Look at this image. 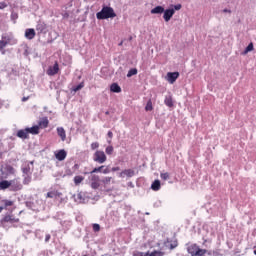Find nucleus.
<instances>
[{"label":"nucleus","mask_w":256,"mask_h":256,"mask_svg":"<svg viewBox=\"0 0 256 256\" xmlns=\"http://www.w3.org/2000/svg\"><path fill=\"white\" fill-rule=\"evenodd\" d=\"M57 133L61 138V141H65L67 139V133L65 132L64 127H58L57 128Z\"/></svg>","instance_id":"2eb2a0df"},{"label":"nucleus","mask_w":256,"mask_h":256,"mask_svg":"<svg viewBox=\"0 0 256 256\" xmlns=\"http://www.w3.org/2000/svg\"><path fill=\"white\" fill-rule=\"evenodd\" d=\"M96 17L99 20L113 19L117 17V14L115 13V10H113L112 7L103 6L102 10L96 14Z\"/></svg>","instance_id":"f03ea898"},{"label":"nucleus","mask_w":256,"mask_h":256,"mask_svg":"<svg viewBox=\"0 0 256 256\" xmlns=\"http://www.w3.org/2000/svg\"><path fill=\"white\" fill-rule=\"evenodd\" d=\"M84 180H85V177H83V176H75L74 177L75 185H81V183H83Z\"/></svg>","instance_id":"a878e982"},{"label":"nucleus","mask_w":256,"mask_h":256,"mask_svg":"<svg viewBox=\"0 0 256 256\" xmlns=\"http://www.w3.org/2000/svg\"><path fill=\"white\" fill-rule=\"evenodd\" d=\"M83 256H87V254L83 255Z\"/></svg>","instance_id":"6e6d98bb"},{"label":"nucleus","mask_w":256,"mask_h":256,"mask_svg":"<svg viewBox=\"0 0 256 256\" xmlns=\"http://www.w3.org/2000/svg\"><path fill=\"white\" fill-rule=\"evenodd\" d=\"M55 158L57 161H65L67 159V151L64 149L55 152Z\"/></svg>","instance_id":"0eeeda50"},{"label":"nucleus","mask_w":256,"mask_h":256,"mask_svg":"<svg viewBox=\"0 0 256 256\" xmlns=\"http://www.w3.org/2000/svg\"><path fill=\"white\" fill-rule=\"evenodd\" d=\"M11 187V181L9 180H2L0 181V190L5 191V189H9Z\"/></svg>","instance_id":"a211bd4d"},{"label":"nucleus","mask_w":256,"mask_h":256,"mask_svg":"<svg viewBox=\"0 0 256 256\" xmlns=\"http://www.w3.org/2000/svg\"><path fill=\"white\" fill-rule=\"evenodd\" d=\"M39 129H47L49 127V119L47 117L42 118L38 122Z\"/></svg>","instance_id":"9d476101"},{"label":"nucleus","mask_w":256,"mask_h":256,"mask_svg":"<svg viewBox=\"0 0 256 256\" xmlns=\"http://www.w3.org/2000/svg\"><path fill=\"white\" fill-rule=\"evenodd\" d=\"M1 204H2V207H4V209L7 211L9 207H13V205H15V201L3 199L1 200Z\"/></svg>","instance_id":"f8f14e48"},{"label":"nucleus","mask_w":256,"mask_h":256,"mask_svg":"<svg viewBox=\"0 0 256 256\" xmlns=\"http://www.w3.org/2000/svg\"><path fill=\"white\" fill-rule=\"evenodd\" d=\"M25 101H29V96L22 98V102L25 103Z\"/></svg>","instance_id":"a18cd8bd"},{"label":"nucleus","mask_w":256,"mask_h":256,"mask_svg":"<svg viewBox=\"0 0 256 256\" xmlns=\"http://www.w3.org/2000/svg\"><path fill=\"white\" fill-rule=\"evenodd\" d=\"M4 209H5V208H4V206H3V205H2V206H0V213H2Z\"/></svg>","instance_id":"8fccbe9b"},{"label":"nucleus","mask_w":256,"mask_h":256,"mask_svg":"<svg viewBox=\"0 0 256 256\" xmlns=\"http://www.w3.org/2000/svg\"><path fill=\"white\" fill-rule=\"evenodd\" d=\"M223 13H231V10H229V9H224V10H223Z\"/></svg>","instance_id":"09e8293b"},{"label":"nucleus","mask_w":256,"mask_h":256,"mask_svg":"<svg viewBox=\"0 0 256 256\" xmlns=\"http://www.w3.org/2000/svg\"><path fill=\"white\" fill-rule=\"evenodd\" d=\"M105 151L107 155H113V151H114L113 146H107Z\"/></svg>","instance_id":"f704fd0d"},{"label":"nucleus","mask_w":256,"mask_h":256,"mask_svg":"<svg viewBox=\"0 0 256 256\" xmlns=\"http://www.w3.org/2000/svg\"><path fill=\"white\" fill-rule=\"evenodd\" d=\"M254 47H253V43H250L246 49L244 50V55H247V53L253 51Z\"/></svg>","instance_id":"72a5a7b5"},{"label":"nucleus","mask_w":256,"mask_h":256,"mask_svg":"<svg viewBox=\"0 0 256 256\" xmlns=\"http://www.w3.org/2000/svg\"><path fill=\"white\" fill-rule=\"evenodd\" d=\"M24 175H29L31 173V168L29 166H26L22 169Z\"/></svg>","instance_id":"4c0bfd02"},{"label":"nucleus","mask_w":256,"mask_h":256,"mask_svg":"<svg viewBox=\"0 0 256 256\" xmlns=\"http://www.w3.org/2000/svg\"><path fill=\"white\" fill-rule=\"evenodd\" d=\"M134 176H135V170L133 169H125L119 174V177L121 178H125V177L131 178Z\"/></svg>","instance_id":"6e6552de"},{"label":"nucleus","mask_w":256,"mask_h":256,"mask_svg":"<svg viewBox=\"0 0 256 256\" xmlns=\"http://www.w3.org/2000/svg\"><path fill=\"white\" fill-rule=\"evenodd\" d=\"M152 191H159L161 189V181L155 180L151 185Z\"/></svg>","instance_id":"b1692460"},{"label":"nucleus","mask_w":256,"mask_h":256,"mask_svg":"<svg viewBox=\"0 0 256 256\" xmlns=\"http://www.w3.org/2000/svg\"><path fill=\"white\" fill-rule=\"evenodd\" d=\"M137 73V68H131L127 73V77H133V75H137Z\"/></svg>","instance_id":"c756f323"},{"label":"nucleus","mask_w":256,"mask_h":256,"mask_svg":"<svg viewBox=\"0 0 256 256\" xmlns=\"http://www.w3.org/2000/svg\"><path fill=\"white\" fill-rule=\"evenodd\" d=\"M160 177H161L162 181H167L170 179V175L168 172L161 173Z\"/></svg>","instance_id":"473e14b6"},{"label":"nucleus","mask_w":256,"mask_h":256,"mask_svg":"<svg viewBox=\"0 0 256 256\" xmlns=\"http://www.w3.org/2000/svg\"><path fill=\"white\" fill-rule=\"evenodd\" d=\"M31 183V176H26L23 180L24 185H29Z\"/></svg>","instance_id":"58836bf2"},{"label":"nucleus","mask_w":256,"mask_h":256,"mask_svg":"<svg viewBox=\"0 0 256 256\" xmlns=\"http://www.w3.org/2000/svg\"><path fill=\"white\" fill-rule=\"evenodd\" d=\"M111 181H113V177H105L101 180V183H103L104 187H107Z\"/></svg>","instance_id":"bb28decb"},{"label":"nucleus","mask_w":256,"mask_h":256,"mask_svg":"<svg viewBox=\"0 0 256 256\" xmlns=\"http://www.w3.org/2000/svg\"><path fill=\"white\" fill-rule=\"evenodd\" d=\"M164 12H165V8L163 6H156L150 11L151 15H161Z\"/></svg>","instance_id":"ddd939ff"},{"label":"nucleus","mask_w":256,"mask_h":256,"mask_svg":"<svg viewBox=\"0 0 256 256\" xmlns=\"http://www.w3.org/2000/svg\"><path fill=\"white\" fill-rule=\"evenodd\" d=\"M50 239H51V235H50V234L46 235L45 241L47 242V241H49Z\"/></svg>","instance_id":"49530a36"},{"label":"nucleus","mask_w":256,"mask_h":256,"mask_svg":"<svg viewBox=\"0 0 256 256\" xmlns=\"http://www.w3.org/2000/svg\"><path fill=\"white\" fill-rule=\"evenodd\" d=\"M199 249V246L197 244H192L188 247V253L191 256H195V254L197 253V250Z\"/></svg>","instance_id":"aec40b11"},{"label":"nucleus","mask_w":256,"mask_h":256,"mask_svg":"<svg viewBox=\"0 0 256 256\" xmlns=\"http://www.w3.org/2000/svg\"><path fill=\"white\" fill-rule=\"evenodd\" d=\"M6 171L8 173V175H15V168H13V166H6Z\"/></svg>","instance_id":"7c9ffc66"},{"label":"nucleus","mask_w":256,"mask_h":256,"mask_svg":"<svg viewBox=\"0 0 256 256\" xmlns=\"http://www.w3.org/2000/svg\"><path fill=\"white\" fill-rule=\"evenodd\" d=\"M173 8L164 9L163 19L166 23H169L171 21V18L173 15H175V11H181V8L183 7L181 4H177L172 6Z\"/></svg>","instance_id":"7ed1b4c3"},{"label":"nucleus","mask_w":256,"mask_h":256,"mask_svg":"<svg viewBox=\"0 0 256 256\" xmlns=\"http://www.w3.org/2000/svg\"><path fill=\"white\" fill-rule=\"evenodd\" d=\"M105 166H100V167H97V168H94L92 171H91V175H93V173H101V169H104Z\"/></svg>","instance_id":"c9c22d12"},{"label":"nucleus","mask_w":256,"mask_h":256,"mask_svg":"<svg viewBox=\"0 0 256 256\" xmlns=\"http://www.w3.org/2000/svg\"><path fill=\"white\" fill-rule=\"evenodd\" d=\"M63 193L59 192L58 190H52L46 194L48 199H53L55 197H61Z\"/></svg>","instance_id":"4468645a"},{"label":"nucleus","mask_w":256,"mask_h":256,"mask_svg":"<svg viewBox=\"0 0 256 256\" xmlns=\"http://www.w3.org/2000/svg\"><path fill=\"white\" fill-rule=\"evenodd\" d=\"M168 81L173 84L177 79H179V72H168L167 73Z\"/></svg>","instance_id":"1a4fd4ad"},{"label":"nucleus","mask_w":256,"mask_h":256,"mask_svg":"<svg viewBox=\"0 0 256 256\" xmlns=\"http://www.w3.org/2000/svg\"><path fill=\"white\" fill-rule=\"evenodd\" d=\"M102 173H103L104 175H107V174L111 173V170H109V168H105V169L102 171Z\"/></svg>","instance_id":"37998d69"},{"label":"nucleus","mask_w":256,"mask_h":256,"mask_svg":"<svg viewBox=\"0 0 256 256\" xmlns=\"http://www.w3.org/2000/svg\"><path fill=\"white\" fill-rule=\"evenodd\" d=\"M254 255H256V250H254Z\"/></svg>","instance_id":"864d4df0"},{"label":"nucleus","mask_w":256,"mask_h":256,"mask_svg":"<svg viewBox=\"0 0 256 256\" xmlns=\"http://www.w3.org/2000/svg\"><path fill=\"white\" fill-rule=\"evenodd\" d=\"M6 7H8L6 2H0V9H6Z\"/></svg>","instance_id":"a19ab883"},{"label":"nucleus","mask_w":256,"mask_h":256,"mask_svg":"<svg viewBox=\"0 0 256 256\" xmlns=\"http://www.w3.org/2000/svg\"><path fill=\"white\" fill-rule=\"evenodd\" d=\"M205 253H207V250L198 248V249L196 250V254H195L194 256H204Z\"/></svg>","instance_id":"2f4dec72"},{"label":"nucleus","mask_w":256,"mask_h":256,"mask_svg":"<svg viewBox=\"0 0 256 256\" xmlns=\"http://www.w3.org/2000/svg\"><path fill=\"white\" fill-rule=\"evenodd\" d=\"M17 137H19V139H27V137H29V132L27 131V128L24 130H19L17 132Z\"/></svg>","instance_id":"6ab92c4d"},{"label":"nucleus","mask_w":256,"mask_h":256,"mask_svg":"<svg viewBox=\"0 0 256 256\" xmlns=\"http://www.w3.org/2000/svg\"><path fill=\"white\" fill-rule=\"evenodd\" d=\"M35 29L33 28H28L25 30V37L26 39H29L31 41V39H35Z\"/></svg>","instance_id":"9b49d317"},{"label":"nucleus","mask_w":256,"mask_h":256,"mask_svg":"<svg viewBox=\"0 0 256 256\" xmlns=\"http://www.w3.org/2000/svg\"><path fill=\"white\" fill-rule=\"evenodd\" d=\"M177 247V245H171V249H175Z\"/></svg>","instance_id":"603ef678"},{"label":"nucleus","mask_w":256,"mask_h":256,"mask_svg":"<svg viewBox=\"0 0 256 256\" xmlns=\"http://www.w3.org/2000/svg\"><path fill=\"white\" fill-rule=\"evenodd\" d=\"M89 180L91 182L90 187L92 189H99V187H101V178H99V175L91 174Z\"/></svg>","instance_id":"39448f33"},{"label":"nucleus","mask_w":256,"mask_h":256,"mask_svg":"<svg viewBox=\"0 0 256 256\" xmlns=\"http://www.w3.org/2000/svg\"><path fill=\"white\" fill-rule=\"evenodd\" d=\"M107 136L109 137V139H113V132L108 131Z\"/></svg>","instance_id":"c03bdc74"},{"label":"nucleus","mask_w":256,"mask_h":256,"mask_svg":"<svg viewBox=\"0 0 256 256\" xmlns=\"http://www.w3.org/2000/svg\"><path fill=\"white\" fill-rule=\"evenodd\" d=\"M164 255H165V252L159 251V250H154L151 253H149V252L145 253V256H164Z\"/></svg>","instance_id":"393cba45"},{"label":"nucleus","mask_w":256,"mask_h":256,"mask_svg":"<svg viewBox=\"0 0 256 256\" xmlns=\"http://www.w3.org/2000/svg\"><path fill=\"white\" fill-rule=\"evenodd\" d=\"M145 111H153V101H151V99L147 101Z\"/></svg>","instance_id":"cd10ccee"},{"label":"nucleus","mask_w":256,"mask_h":256,"mask_svg":"<svg viewBox=\"0 0 256 256\" xmlns=\"http://www.w3.org/2000/svg\"><path fill=\"white\" fill-rule=\"evenodd\" d=\"M93 161H95V163L103 165V163L107 161V155L103 150H97L93 155Z\"/></svg>","instance_id":"20e7f679"},{"label":"nucleus","mask_w":256,"mask_h":256,"mask_svg":"<svg viewBox=\"0 0 256 256\" xmlns=\"http://www.w3.org/2000/svg\"><path fill=\"white\" fill-rule=\"evenodd\" d=\"M164 104L166 107H173L174 103H173V97L172 96H166L165 100H164Z\"/></svg>","instance_id":"4be33fe9"},{"label":"nucleus","mask_w":256,"mask_h":256,"mask_svg":"<svg viewBox=\"0 0 256 256\" xmlns=\"http://www.w3.org/2000/svg\"><path fill=\"white\" fill-rule=\"evenodd\" d=\"M83 87H85V82H81L80 84H78L77 86H75L73 88L74 93H77V91H81V89H83Z\"/></svg>","instance_id":"c85d7f7f"},{"label":"nucleus","mask_w":256,"mask_h":256,"mask_svg":"<svg viewBox=\"0 0 256 256\" xmlns=\"http://www.w3.org/2000/svg\"><path fill=\"white\" fill-rule=\"evenodd\" d=\"M110 91L112 93H121V86H119V84H117V83H113L110 86Z\"/></svg>","instance_id":"412c9836"},{"label":"nucleus","mask_w":256,"mask_h":256,"mask_svg":"<svg viewBox=\"0 0 256 256\" xmlns=\"http://www.w3.org/2000/svg\"><path fill=\"white\" fill-rule=\"evenodd\" d=\"M92 151H95V149H99V142H93L91 144Z\"/></svg>","instance_id":"ea45409f"},{"label":"nucleus","mask_w":256,"mask_h":256,"mask_svg":"<svg viewBox=\"0 0 256 256\" xmlns=\"http://www.w3.org/2000/svg\"><path fill=\"white\" fill-rule=\"evenodd\" d=\"M26 130L31 135H39V126H32L31 128H26Z\"/></svg>","instance_id":"5701e85b"},{"label":"nucleus","mask_w":256,"mask_h":256,"mask_svg":"<svg viewBox=\"0 0 256 256\" xmlns=\"http://www.w3.org/2000/svg\"><path fill=\"white\" fill-rule=\"evenodd\" d=\"M4 223H19V218H15L11 215H6L3 218Z\"/></svg>","instance_id":"dca6fc26"},{"label":"nucleus","mask_w":256,"mask_h":256,"mask_svg":"<svg viewBox=\"0 0 256 256\" xmlns=\"http://www.w3.org/2000/svg\"><path fill=\"white\" fill-rule=\"evenodd\" d=\"M7 45H17V39H15L13 35H2V38L0 40V53L2 55H5V53H7V50H5V47H7Z\"/></svg>","instance_id":"f257e3e1"},{"label":"nucleus","mask_w":256,"mask_h":256,"mask_svg":"<svg viewBox=\"0 0 256 256\" xmlns=\"http://www.w3.org/2000/svg\"><path fill=\"white\" fill-rule=\"evenodd\" d=\"M120 169H121V168H119V167H113V168H112V171H113V172H115V171H120Z\"/></svg>","instance_id":"de8ad7c7"},{"label":"nucleus","mask_w":256,"mask_h":256,"mask_svg":"<svg viewBox=\"0 0 256 256\" xmlns=\"http://www.w3.org/2000/svg\"><path fill=\"white\" fill-rule=\"evenodd\" d=\"M47 29V24L45 22L39 21L36 25V31L43 33Z\"/></svg>","instance_id":"f3484780"},{"label":"nucleus","mask_w":256,"mask_h":256,"mask_svg":"<svg viewBox=\"0 0 256 256\" xmlns=\"http://www.w3.org/2000/svg\"><path fill=\"white\" fill-rule=\"evenodd\" d=\"M0 159H3V152L0 151Z\"/></svg>","instance_id":"3c124183"},{"label":"nucleus","mask_w":256,"mask_h":256,"mask_svg":"<svg viewBox=\"0 0 256 256\" xmlns=\"http://www.w3.org/2000/svg\"><path fill=\"white\" fill-rule=\"evenodd\" d=\"M92 228L95 233H98V231H101V226L99 224H93Z\"/></svg>","instance_id":"e433bc0d"},{"label":"nucleus","mask_w":256,"mask_h":256,"mask_svg":"<svg viewBox=\"0 0 256 256\" xmlns=\"http://www.w3.org/2000/svg\"><path fill=\"white\" fill-rule=\"evenodd\" d=\"M108 143H111V140H109Z\"/></svg>","instance_id":"5fc2aeb1"},{"label":"nucleus","mask_w":256,"mask_h":256,"mask_svg":"<svg viewBox=\"0 0 256 256\" xmlns=\"http://www.w3.org/2000/svg\"><path fill=\"white\" fill-rule=\"evenodd\" d=\"M133 256H145V253H143V252H134Z\"/></svg>","instance_id":"79ce46f5"},{"label":"nucleus","mask_w":256,"mask_h":256,"mask_svg":"<svg viewBox=\"0 0 256 256\" xmlns=\"http://www.w3.org/2000/svg\"><path fill=\"white\" fill-rule=\"evenodd\" d=\"M59 73V63L55 62L53 66H50L47 70V75L53 77V75H57Z\"/></svg>","instance_id":"423d86ee"}]
</instances>
